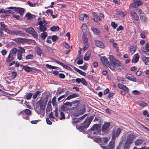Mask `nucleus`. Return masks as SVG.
Returning a JSON list of instances; mask_svg holds the SVG:
<instances>
[{
	"label": "nucleus",
	"mask_w": 149,
	"mask_h": 149,
	"mask_svg": "<svg viewBox=\"0 0 149 149\" xmlns=\"http://www.w3.org/2000/svg\"><path fill=\"white\" fill-rule=\"evenodd\" d=\"M24 113L28 115H30L31 114V111L28 109H26L24 110Z\"/></svg>",
	"instance_id": "45"
},
{
	"label": "nucleus",
	"mask_w": 149,
	"mask_h": 149,
	"mask_svg": "<svg viewBox=\"0 0 149 149\" xmlns=\"http://www.w3.org/2000/svg\"><path fill=\"white\" fill-rule=\"evenodd\" d=\"M63 44L66 48H69L70 47V46L68 44L65 42H63Z\"/></svg>",
	"instance_id": "58"
},
{
	"label": "nucleus",
	"mask_w": 149,
	"mask_h": 149,
	"mask_svg": "<svg viewBox=\"0 0 149 149\" xmlns=\"http://www.w3.org/2000/svg\"><path fill=\"white\" fill-rule=\"evenodd\" d=\"M111 26L114 29H115L117 26V24L114 22H112L111 23Z\"/></svg>",
	"instance_id": "54"
},
{
	"label": "nucleus",
	"mask_w": 149,
	"mask_h": 149,
	"mask_svg": "<svg viewBox=\"0 0 149 149\" xmlns=\"http://www.w3.org/2000/svg\"><path fill=\"white\" fill-rule=\"evenodd\" d=\"M116 14L117 15H119V17H124L125 16V15H124L123 12L122 11H120L118 12H117Z\"/></svg>",
	"instance_id": "52"
},
{
	"label": "nucleus",
	"mask_w": 149,
	"mask_h": 149,
	"mask_svg": "<svg viewBox=\"0 0 149 149\" xmlns=\"http://www.w3.org/2000/svg\"><path fill=\"white\" fill-rule=\"evenodd\" d=\"M58 39V37L56 36H53L52 37V39L53 42L56 41Z\"/></svg>",
	"instance_id": "57"
},
{
	"label": "nucleus",
	"mask_w": 149,
	"mask_h": 149,
	"mask_svg": "<svg viewBox=\"0 0 149 149\" xmlns=\"http://www.w3.org/2000/svg\"><path fill=\"white\" fill-rule=\"evenodd\" d=\"M26 31L29 34H31L35 38H36L38 36V34L35 31L34 29L31 27H29L26 29Z\"/></svg>",
	"instance_id": "9"
},
{
	"label": "nucleus",
	"mask_w": 149,
	"mask_h": 149,
	"mask_svg": "<svg viewBox=\"0 0 149 149\" xmlns=\"http://www.w3.org/2000/svg\"><path fill=\"white\" fill-rule=\"evenodd\" d=\"M94 43L95 45L101 48H104V44L100 41L97 40H94Z\"/></svg>",
	"instance_id": "18"
},
{
	"label": "nucleus",
	"mask_w": 149,
	"mask_h": 149,
	"mask_svg": "<svg viewBox=\"0 0 149 149\" xmlns=\"http://www.w3.org/2000/svg\"><path fill=\"white\" fill-rule=\"evenodd\" d=\"M60 115L61 117H60V120H62V119H65V114L63 112L61 111Z\"/></svg>",
	"instance_id": "49"
},
{
	"label": "nucleus",
	"mask_w": 149,
	"mask_h": 149,
	"mask_svg": "<svg viewBox=\"0 0 149 149\" xmlns=\"http://www.w3.org/2000/svg\"><path fill=\"white\" fill-rule=\"evenodd\" d=\"M90 131H91L90 132V136L92 138H93L96 136L98 133V131L90 130H89V132Z\"/></svg>",
	"instance_id": "24"
},
{
	"label": "nucleus",
	"mask_w": 149,
	"mask_h": 149,
	"mask_svg": "<svg viewBox=\"0 0 149 149\" xmlns=\"http://www.w3.org/2000/svg\"><path fill=\"white\" fill-rule=\"evenodd\" d=\"M91 53V50H89L86 52L84 57V59L85 61H87L89 60L90 57Z\"/></svg>",
	"instance_id": "22"
},
{
	"label": "nucleus",
	"mask_w": 149,
	"mask_h": 149,
	"mask_svg": "<svg viewBox=\"0 0 149 149\" xmlns=\"http://www.w3.org/2000/svg\"><path fill=\"white\" fill-rule=\"evenodd\" d=\"M7 52L5 49H3L1 51V53L3 56L5 55L7 53Z\"/></svg>",
	"instance_id": "63"
},
{
	"label": "nucleus",
	"mask_w": 149,
	"mask_h": 149,
	"mask_svg": "<svg viewBox=\"0 0 149 149\" xmlns=\"http://www.w3.org/2000/svg\"><path fill=\"white\" fill-rule=\"evenodd\" d=\"M136 50V47L135 46H131L130 49V51L132 54H133Z\"/></svg>",
	"instance_id": "37"
},
{
	"label": "nucleus",
	"mask_w": 149,
	"mask_h": 149,
	"mask_svg": "<svg viewBox=\"0 0 149 149\" xmlns=\"http://www.w3.org/2000/svg\"><path fill=\"white\" fill-rule=\"evenodd\" d=\"M47 36V33L46 32H43L40 35L41 37L42 40H45Z\"/></svg>",
	"instance_id": "39"
},
{
	"label": "nucleus",
	"mask_w": 149,
	"mask_h": 149,
	"mask_svg": "<svg viewBox=\"0 0 149 149\" xmlns=\"http://www.w3.org/2000/svg\"><path fill=\"white\" fill-rule=\"evenodd\" d=\"M47 102V97H44L43 99L40 100L38 101L36 104L37 107H40V109L37 110L36 109V112L38 114L41 113V111H44L45 108L46 104Z\"/></svg>",
	"instance_id": "1"
},
{
	"label": "nucleus",
	"mask_w": 149,
	"mask_h": 149,
	"mask_svg": "<svg viewBox=\"0 0 149 149\" xmlns=\"http://www.w3.org/2000/svg\"><path fill=\"white\" fill-rule=\"evenodd\" d=\"M135 138L134 135L133 134H128L124 143L123 149H129Z\"/></svg>",
	"instance_id": "2"
},
{
	"label": "nucleus",
	"mask_w": 149,
	"mask_h": 149,
	"mask_svg": "<svg viewBox=\"0 0 149 149\" xmlns=\"http://www.w3.org/2000/svg\"><path fill=\"white\" fill-rule=\"evenodd\" d=\"M10 34L13 35H16L17 36L24 37L25 34L24 32L21 30H15L14 31H11Z\"/></svg>",
	"instance_id": "8"
},
{
	"label": "nucleus",
	"mask_w": 149,
	"mask_h": 149,
	"mask_svg": "<svg viewBox=\"0 0 149 149\" xmlns=\"http://www.w3.org/2000/svg\"><path fill=\"white\" fill-rule=\"evenodd\" d=\"M7 8L9 9H13L15 12L16 13H18L22 16L24 13V9L21 8L11 6Z\"/></svg>",
	"instance_id": "7"
},
{
	"label": "nucleus",
	"mask_w": 149,
	"mask_h": 149,
	"mask_svg": "<svg viewBox=\"0 0 149 149\" xmlns=\"http://www.w3.org/2000/svg\"><path fill=\"white\" fill-rule=\"evenodd\" d=\"M94 140L96 142L101 143L102 142V139L100 137H97L94 139Z\"/></svg>",
	"instance_id": "51"
},
{
	"label": "nucleus",
	"mask_w": 149,
	"mask_h": 149,
	"mask_svg": "<svg viewBox=\"0 0 149 149\" xmlns=\"http://www.w3.org/2000/svg\"><path fill=\"white\" fill-rule=\"evenodd\" d=\"M76 82L78 84H79L80 83H81L83 85L87 86L88 84L87 82L84 78H77L75 80Z\"/></svg>",
	"instance_id": "15"
},
{
	"label": "nucleus",
	"mask_w": 149,
	"mask_h": 149,
	"mask_svg": "<svg viewBox=\"0 0 149 149\" xmlns=\"http://www.w3.org/2000/svg\"><path fill=\"white\" fill-rule=\"evenodd\" d=\"M100 60L104 65L106 66H109V62L107 58L105 56H102L100 58Z\"/></svg>",
	"instance_id": "16"
},
{
	"label": "nucleus",
	"mask_w": 149,
	"mask_h": 149,
	"mask_svg": "<svg viewBox=\"0 0 149 149\" xmlns=\"http://www.w3.org/2000/svg\"><path fill=\"white\" fill-rule=\"evenodd\" d=\"M32 95L33 94L32 93H28L26 95V99L27 100L30 99L32 96Z\"/></svg>",
	"instance_id": "47"
},
{
	"label": "nucleus",
	"mask_w": 149,
	"mask_h": 149,
	"mask_svg": "<svg viewBox=\"0 0 149 149\" xmlns=\"http://www.w3.org/2000/svg\"><path fill=\"white\" fill-rule=\"evenodd\" d=\"M46 121L47 124H48L51 125L52 124V122L49 120L48 118H46Z\"/></svg>",
	"instance_id": "59"
},
{
	"label": "nucleus",
	"mask_w": 149,
	"mask_h": 149,
	"mask_svg": "<svg viewBox=\"0 0 149 149\" xmlns=\"http://www.w3.org/2000/svg\"><path fill=\"white\" fill-rule=\"evenodd\" d=\"M130 14L133 18L135 20L137 21L139 19V16L134 11H131Z\"/></svg>",
	"instance_id": "21"
},
{
	"label": "nucleus",
	"mask_w": 149,
	"mask_h": 149,
	"mask_svg": "<svg viewBox=\"0 0 149 149\" xmlns=\"http://www.w3.org/2000/svg\"><path fill=\"white\" fill-rule=\"evenodd\" d=\"M50 29L52 31H57L59 30V28L57 26H53L50 28Z\"/></svg>",
	"instance_id": "33"
},
{
	"label": "nucleus",
	"mask_w": 149,
	"mask_h": 149,
	"mask_svg": "<svg viewBox=\"0 0 149 149\" xmlns=\"http://www.w3.org/2000/svg\"><path fill=\"white\" fill-rule=\"evenodd\" d=\"M139 58V56L138 54H135L132 60V62L133 63H136L138 61Z\"/></svg>",
	"instance_id": "20"
},
{
	"label": "nucleus",
	"mask_w": 149,
	"mask_h": 149,
	"mask_svg": "<svg viewBox=\"0 0 149 149\" xmlns=\"http://www.w3.org/2000/svg\"><path fill=\"white\" fill-rule=\"evenodd\" d=\"M111 125L110 122H107L106 121L104 122V123L102 126L101 129L102 133L104 134H107L108 133L109 129V127Z\"/></svg>",
	"instance_id": "6"
},
{
	"label": "nucleus",
	"mask_w": 149,
	"mask_h": 149,
	"mask_svg": "<svg viewBox=\"0 0 149 149\" xmlns=\"http://www.w3.org/2000/svg\"><path fill=\"white\" fill-rule=\"evenodd\" d=\"M118 86L119 88L122 89L123 91H128V88L123 84H118Z\"/></svg>",
	"instance_id": "25"
},
{
	"label": "nucleus",
	"mask_w": 149,
	"mask_h": 149,
	"mask_svg": "<svg viewBox=\"0 0 149 149\" xmlns=\"http://www.w3.org/2000/svg\"><path fill=\"white\" fill-rule=\"evenodd\" d=\"M23 68L24 69L25 71L28 72H29L32 70V69L31 68L27 66H24L23 67Z\"/></svg>",
	"instance_id": "36"
},
{
	"label": "nucleus",
	"mask_w": 149,
	"mask_h": 149,
	"mask_svg": "<svg viewBox=\"0 0 149 149\" xmlns=\"http://www.w3.org/2000/svg\"><path fill=\"white\" fill-rule=\"evenodd\" d=\"M54 61L56 63L59 64L63 67L64 68H66L68 70H69L70 69H71L70 67L67 65L64 64L63 63L58 61V60L55 59L54 60Z\"/></svg>",
	"instance_id": "23"
},
{
	"label": "nucleus",
	"mask_w": 149,
	"mask_h": 149,
	"mask_svg": "<svg viewBox=\"0 0 149 149\" xmlns=\"http://www.w3.org/2000/svg\"><path fill=\"white\" fill-rule=\"evenodd\" d=\"M102 143H103V142H104V143H107L108 141V139L107 137H103L102 138Z\"/></svg>",
	"instance_id": "56"
},
{
	"label": "nucleus",
	"mask_w": 149,
	"mask_h": 149,
	"mask_svg": "<svg viewBox=\"0 0 149 149\" xmlns=\"http://www.w3.org/2000/svg\"><path fill=\"white\" fill-rule=\"evenodd\" d=\"M125 77L128 80L134 82H136V80L133 75L130 74H126Z\"/></svg>",
	"instance_id": "17"
},
{
	"label": "nucleus",
	"mask_w": 149,
	"mask_h": 149,
	"mask_svg": "<svg viewBox=\"0 0 149 149\" xmlns=\"http://www.w3.org/2000/svg\"><path fill=\"white\" fill-rule=\"evenodd\" d=\"M33 54H29L25 56V58L26 60L32 59H33Z\"/></svg>",
	"instance_id": "42"
},
{
	"label": "nucleus",
	"mask_w": 149,
	"mask_h": 149,
	"mask_svg": "<svg viewBox=\"0 0 149 149\" xmlns=\"http://www.w3.org/2000/svg\"><path fill=\"white\" fill-rule=\"evenodd\" d=\"M81 119L80 118H74L73 120L72 121V122L73 124H74V123H76L79 122H80L81 121Z\"/></svg>",
	"instance_id": "38"
},
{
	"label": "nucleus",
	"mask_w": 149,
	"mask_h": 149,
	"mask_svg": "<svg viewBox=\"0 0 149 149\" xmlns=\"http://www.w3.org/2000/svg\"><path fill=\"white\" fill-rule=\"evenodd\" d=\"M91 29L93 32V33L95 34H96L97 35H98L100 34L101 32L100 31L96 28L92 27L91 28Z\"/></svg>",
	"instance_id": "28"
},
{
	"label": "nucleus",
	"mask_w": 149,
	"mask_h": 149,
	"mask_svg": "<svg viewBox=\"0 0 149 149\" xmlns=\"http://www.w3.org/2000/svg\"><path fill=\"white\" fill-rule=\"evenodd\" d=\"M74 70L77 72L79 73L81 75L83 76H85L86 75V73L82 71L79 69L76 68L75 67H74L73 68Z\"/></svg>",
	"instance_id": "29"
},
{
	"label": "nucleus",
	"mask_w": 149,
	"mask_h": 149,
	"mask_svg": "<svg viewBox=\"0 0 149 149\" xmlns=\"http://www.w3.org/2000/svg\"><path fill=\"white\" fill-rule=\"evenodd\" d=\"M123 29L124 28L122 26L120 25L117 28L116 30L118 31L120 30H123Z\"/></svg>",
	"instance_id": "62"
},
{
	"label": "nucleus",
	"mask_w": 149,
	"mask_h": 149,
	"mask_svg": "<svg viewBox=\"0 0 149 149\" xmlns=\"http://www.w3.org/2000/svg\"><path fill=\"white\" fill-rule=\"evenodd\" d=\"M84 14H81L79 16V18L81 20L83 21L84 20Z\"/></svg>",
	"instance_id": "64"
},
{
	"label": "nucleus",
	"mask_w": 149,
	"mask_h": 149,
	"mask_svg": "<svg viewBox=\"0 0 149 149\" xmlns=\"http://www.w3.org/2000/svg\"><path fill=\"white\" fill-rule=\"evenodd\" d=\"M101 125L99 124H94L90 130L95 131H98Z\"/></svg>",
	"instance_id": "19"
},
{
	"label": "nucleus",
	"mask_w": 149,
	"mask_h": 149,
	"mask_svg": "<svg viewBox=\"0 0 149 149\" xmlns=\"http://www.w3.org/2000/svg\"><path fill=\"white\" fill-rule=\"evenodd\" d=\"M89 122L88 121V120H87V118L82 123V125H84L86 127V128H87L89 127L90 124L91 123H88Z\"/></svg>",
	"instance_id": "35"
},
{
	"label": "nucleus",
	"mask_w": 149,
	"mask_h": 149,
	"mask_svg": "<svg viewBox=\"0 0 149 149\" xmlns=\"http://www.w3.org/2000/svg\"><path fill=\"white\" fill-rule=\"evenodd\" d=\"M121 130L120 128H116L114 127L111 133L112 139H115L116 138L118 137L121 133Z\"/></svg>",
	"instance_id": "5"
},
{
	"label": "nucleus",
	"mask_w": 149,
	"mask_h": 149,
	"mask_svg": "<svg viewBox=\"0 0 149 149\" xmlns=\"http://www.w3.org/2000/svg\"><path fill=\"white\" fill-rule=\"evenodd\" d=\"M65 91V88H59L58 90H57L56 93L58 94V95L61 94L63 93V92Z\"/></svg>",
	"instance_id": "34"
},
{
	"label": "nucleus",
	"mask_w": 149,
	"mask_h": 149,
	"mask_svg": "<svg viewBox=\"0 0 149 149\" xmlns=\"http://www.w3.org/2000/svg\"><path fill=\"white\" fill-rule=\"evenodd\" d=\"M35 49L37 54L40 56H41L42 53V51L41 49L38 47H36Z\"/></svg>",
	"instance_id": "32"
},
{
	"label": "nucleus",
	"mask_w": 149,
	"mask_h": 149,
	"mask_svg": "<svg viewBox=\"0 0 149 149\" xmlns=\"http://www.w3.org/2000/svg\"><path fill=\"white\" fill-rule=\"evenodd\" d=\"M140 18L141 22L143 23H145L147 20V18L146 16L143 14V15H140Z\"/></svg>",
	"instance_id": "27"
},
{
	"label": "nucleus",
	"mask_w": 149,
	"mask_h": 149,
	"mask_svg": "<svg viewBox=\"0 0 149 149\" xmlns=\"http://www.w3.org/2000/svg\"><path fill=\"white\" fill-rule=\"evenodd\" d=\"M39 30L41 32H45L47 30L46 26L43 24L42 21H40L38 22Z\"/></svg>",
	"instance_id": "14"
},
{
	"label": "nucleus",
	"mask_w": 149,
	"mask_h": 149,
	"mask_svg": "<svg viewBox=\"0 0 149 149\" xmlns=\"http://www.w3.org/2000/svg\"><path fill=\"white\" fill-rule=\"evenodd\" d=\"M71 102H66L61 106L60 109L62 111H65L67 109L68 107H71Z\"/></svg>",
	"instance_id": "13"
},
{
	"label": "nucleus",
	"mask_w": 149,
	"mask_h": 149,
	"mask_svg": "<svg viewBox=\"0 0 149 149\" xmlns=\"http://www.w3.org/2000/svg\"><path fill=\"white\" fill-rule=\"evenodd\" d=\"M92 15L94 17H95V18L97 19H98L99 21H101V19L100 18V17L99 15L93 12L92 13Z\"/></svg>",
	"instance_id": "50"
},
{
	"label": "nucleus",
	"mask_w": 149,
	"mask_h": 149,
	"mask_svg": "<svg viewBox=\"0 0 149 149\" xmlns=\"http://www.w3.org/2000/svg\"><path fill=\"white\" fill-rule=\"evenodd\" d=\"M87 29V26L85 24H83L82 26V29L86 31Z\"/></svg>",
	"instance_id": "61"
},
{
	"label": "nucleus",
	"mask_w": 149,
	"mask_h": 149,
	"mask_svg": "<svg viewBox=\"0 0 149 149\" xmlns=\"http://www.w3.org/2000/svg\"><path fill=\"white\" fill-rule=\"evenodd\" d=\"M142 2L140 0H134V3L131 4L130 6L132 7L136 8L138 6L143 4Z\"/></svg>",
	"instance_id": "12"
},
{
	"label": "nucleus",
	"mask_w": 149,
	"mask_h": 149,
	"mask_svg": "<svg viewBox=\"0 0 149 149\" xmlns=\"http://www.w3.org/2000/svg\"><path fill=\"white\" fill-rule=\"evenodd\" d=\"M0 24L2 28L1 29L3 31H4L7 33L10 34L11 30H9L7 28V25H6L3 22H0Z\"/></svg>",
	"instance_id": "11"
},
{
	"label": "nucleus",
	"mask_w": 149,
	"mask_h": 149,
	"mask_svg": "<svg viewBox=\"0 0 149 149\" xmlns=\"http://www.w3.org/2000/svg\"><path fill=\"white\" fill-rule=\"evenodd\" d=\"M115 146L114 141H111L109 143L108 148L109 149H114Z\"/></svg>",
	"instance_id": "30"
},
{
	"label": "nucleus",
	"mask_w": 149,
	"mask_h": 149,
	"mask_svg": "<svg viewBox=\"0 0 149 149\" xmlns=\"http://www.w3.org/2000/svg\"><path fill=\"white\" fill-rule=\"evenodd\" d=\"M86 127L84 125H82L81 126L79 127L78 129L81 131H84L85 129L86 128Z\"/></svg>",
	"instance_id": "44"
},
{
	"label": "nucleus",
	"mask_w": 149,
	"mask_h": 149,
	"mask_svg": "<svg viewBox=\"0 0 149 149\" xmlns=\"http://www.w3.org/2000/svg\"><path fill=\"white\" fill-rule=\"evenodd\" d=\"M17 53V48L13 47L10 51L8 56L6 59V61L7 62H9L15 59L16 58Z\"/></svg>",
	"instance_id": "3"
},
{
	"label": "nucleus",
	"mask_w": 149,
	"mask_h": 149,
	"mask_svg": "<svg viewBox=\"0 0 149 149\" xmlns=\"http://www.w3.org/2000/svg\"><path fill=\"white\" fill-rule=\"evenodd\" d=\"M17 58L19 60H21L22 58V54L17 52Z\"/></svg>",
	"instance_id": "48"
},
{
	"label": "nucleus",
	"mask_w": 149,
	"mask_h": 149,
	"mask_svg": "<svg viewBox=\"0 0 149 149\" xmlns=\"http://www.w3.org/2000/svg\"><path fill=\"white\" fill-rule=\"evenodd\" d=\"M82 40L84 43H86L88 41V39L87 37V35L84 33L82 36Z\"/></svg>",
	"instance_id": "31"
},
{
	"label": "nucleus",
	"mask_w": 149,
	"mask_h": 149,
	"mask_svg": "<svg viewBox=\"0 0 149 149\" xmlns=\"http://www.w3.org/2000/svg\"><path fill=\"white\" fill-rule=\"evenodd\" d=\"M41 93V92L39 91H37L33 96V98L34 99H36L38 95Z\"/></svg>",
	"instance_id": "43"
},
{
	"label": "nucleus",
	"mask_w": 149,
	"mask_h": 149,
	"mask_svg": "<svg viewBox=\"0 0 149 149\" xmlns=\"http://www.w3.org/2000/svg\"><path fill=\"white\" fill-rule=\"evenodd\" d=\"M17 72L15 71H13L11 73V77L13 79H14L16 78L17 77Z\"/></svg>",
	"instance_id": "53"
},
{
	"label": "nucleus",
	"mask_w": 149,
	"mask_h": 149,
	"mask_svg": "<svg viewBox=\"0 0 149 149\" xmlns=\"http://www.w3.org/2000/svg\"><path fill=\"white\" fill-rule=\"evenodd\" d=\"M145 45V48L146 49V51H148L149 52V44L148 43H146Z\"/></svg>",
	"instance_id": "60"
},
{
	"label": "nucleus",
	"mask_w": 149,
	"mask_h": 149,
	"mask_svg": "<svg viewBox=\"0 0 149 149\" xmlns=\"http://www.w3.org/2000/svg\"><path fill=\"white\" fill-rule=\"evenodd\" d=\"M88 64L86 63H85L84 65L82 66H79V68L83 70H86L87 68V65Z\"/></svg>",
	"instance_id": "46"
},
{
	"label": "nucleus",
	"mask_w": 149,
	"mask_h": 149,
	"mask_svg": "<svg viewBox=\"0 0 149 149\" xmlns=\"http://www.w3.org/2000/svg\"><path fill=\"white\" fill-rule=\"evenodd\" d=\"M17 52H19L21 53H24L25 52V49L21 47H19V49H17Z\"/></svg>",
	"instance_id": "41"
},
{
	"label": "nucleus",
	"mask_w": 149,
	"mask_h": 149,
	"mask_svg": "<svg viewBox=\"0 0 149 149\" xmlns=\"http://www.w3.org/2000/svg\"><path fill=\"white\" fill-rule=\"evenodd\" d=\"M15 64V66L16 67H18L19 66V64L18 62H16L15 63V61H14L12 62V63H10L9 64V66H11L12 65Z\"/></svg>",
	"instance_id": "40"
},
{
	"label": "nucleus",
	"mask_w": 149,
	"mask_h": 149,
	"mask_svg": "<svg viewBox=\"0 0 149 149\" xmlns=\"http://www.w3.org/2000/svg\"><path fill=\"white\" fill-rule=\"evenodd\" d=\"M67 94V93H66L64 95H63L60 96L57 99L58 101H62V100H61L62 99L64 98Z\"/></svg>",
	"instance_id": "55"
},
{
	"label": "nucleus",
	"mask_w": 149,
	"mask_h": 149,
	"mask_svg": "<svg viewBox=\"0 0 149 149\" xmlns=\"http://www.w3.org/2000/svg\"><path fill=\"white\" fill-rule=\"evenodd\" d=\"M71 108L70 109L68 108L69 109H68V110H73L78 107L79 104V100H74L71 102Z\"/></svg>",
	"instance_id": "10"
},
{
	"label": "nucleus",
	"mask_w": 149,
	"mask_h": 149,
	"mask_svg": "<svg viewBox=\"0 0 149 149\" xmlns=\"http://www.w3.org/2000/svg\"><path fill=\"white\" fill-rule=\"evenodd\" d=\"M144 140L143 139H138L134 141V143L136 146H139L143 143Z\"/></svg>",
	"instance_id": "26"
},
{
	"label": "nucleus",
	"mask_w": 149,
	"mask_h": 149,
	"mask_svg": "<svg viewBox=\"0 0 149 149\" xmlns=\"http://www.w3.org/2000/svg\"><path fill=\"white\" fill-rule=\"evenodd\" d=\"M109 59L116 69L121 70L120 68V61L115 59L112 55L109 56Z\"/></svg>",
	"instance_id": "4"
}]
</instances>
